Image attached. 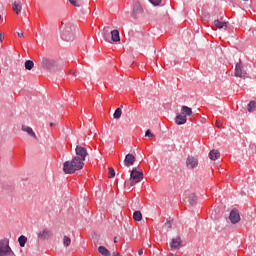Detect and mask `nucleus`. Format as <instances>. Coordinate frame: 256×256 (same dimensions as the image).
Here are the masks:
<instances>
[{
    "label": "nucleus",
    "mask_w": 256,
    "mask_h": 256,
    "mask_svg": "<svg viewBox=\"0 0 256 256\" xmlns=\"http://www.w3.org/2000/svg\"><path fill=\"white\" fill-rule=\"evenodd\" d=\"M71 5L74 7H82L83 2L81 0H68Z\"/></svg>",
    "instance_id": "27"
},
{
    "label": "nucleus",
    "mask_w": 256,
    "mask_h": 256,
    "mask_svg": "<svg viewBox=\"0 0 256 256\" xmlns=\"http://www.w3.org/2000/svg\"><path fill=\"white\" fill-rule=\"evenodd\" d=\"M138 255H140V256L143 255V249L138 250Z\"/></svg>",
    "instance_id": "35"
},
{
    "label": "nucleus",
    "mask_w": 256,
    "mask_h": 256,
    "mask_svg": "<svg viewBox=\"0 0 256 256\" xmlns=\"http://www.w3.org/2000/svg\"><path fill=\"white\" fill-rule=\"evenodd\" d=\"M53 125H55V124L51 122V123H50V127H53Z\"/></svg>",
    "instance_id": "38"
},
{
    "label": "nucleus",
    "mask_w": 256,
    "mask_h": 256,
    "mask_svg": "<svg viewBox=\"0 0 256 256\" xmlns=\"http://www.w3.org/2000/svg\"><path fill=\"white\" fill-rule=\"evenodd\" d=\"M21 131H23L24 133H27V135L37 140V134H35V131H33V128L26 125H22Z\"/></svg>",
    "instance_id": "13"
},
{
    "label": "nucleus",
    "mask_w": 256,
    "mask_h": 256,
    "mask_svg": "<svg viewBox=\"0 0 256 256\" xmlns=\"http://www.w3.org/2000/svg\"><path fill=\"white\" fill-rule=\"evenodd\" d=\"M235 77H240L241 79H245L247 77V70L241 63H237L235 67Z\"/></svg>",
    "instance_id": "4"
},
{
    "label": "nucleus",
    "mask_w": 256,
    "mask_h": 256,
    "mask_svg": "<svg viewBox=\"0 0 256 256\" xmlns=\"http://www.w3.org/2000/svg\"><path fill=\"white\" fill-rule=\"evenodd\" d=\"M115 239H116V238H115ZM115 239H114V242L116 243V242H117V240H115Z\"/></svg>",
    "instance_id": "40"
},
{
    "label": "nucleus",
    "mask_w": 256,
    "mask_h": 256,
    "mask_svg": "<svg viewBox=\"0 0 256 256\" xmlns=\"http://www.w3.org/2000/svg\"><path fill=\"white\" fill-rule=\"evenodd\" d=\"M115 177V170L113 168L109 169V179H113Z\"/></svg>",
    "instance_id": "30"
},
{
    "label": "nucleus",
    "mask_w": 256,
    "mask_h": 256,
    "mask_svg": "<svg viewBox=\"0 0 256 256\" xmlns=\"http://www.w3.org/2000/svg\"><path fill=\"white\" fill-rule=\"evenodd\" d=\"M111 41H113V43H119V41H121V36H119V30L111 31L110 42Z\"/></svg>",
    "instance_id": "15"
},
{
    "label": "nucleus",
    "mask_w": 256,
    "mask_h": 256,
    "mask_svg": "<svg viewBox=\"0 0 256 256\" xmlns=\"http://www.w3.org/2000/svg\"><path fill=\"white\" fill-rule=\"evenodd\" d=\"M98 253L103 256H111V252L105 246L98 247Z\"/></svg>",
    "instance_id": "19"
},
{
    "label": "nucleus",
    "mask_w": 256,
    "mask_h": 256,
    "mask_svg": "<svg viewBox=\"0 0 256 256\" xmlns=\"http://www.w3.org/2000/svg\"><path fill=\"white\" fill-rule=\"evenodd\" d=\"M219 157H221V153H219V150L210 151L209 159H211V161H217Z\"/></svg>",
    "instance_id": "17"
},
{
    "label": "nucleus",
    "mask_w": 256,
    "mask_h": 256,
    "mask_svg": "<svg viewBox=\"0 0 256 256\" xmlns=\"http://www.w3.org/2000/svg\"><path fill=\"white\" fill-rule=\"evenodd\" d=\"M70 75H74V77H77V74L75 72H70Z\"/></svg>",
    "instance_id": "37"
},
{
    "label": "nucleus",
    "mask_w": 256,
    "mask_h": 256,
    "mask_svg": "<svg viewBox=\"0 0 256 256\" xmlns=\"http://www.w3.org/2000/svg\"><path fill=\"white\" fill-rule=\"evenodd\" d=\"M52 236H53V232H51V230H47V229H44L38 233V239H41V241L51 239Z\"/></svg>",
    "instance_id": "9"
},
{
    "label": "nucleus",
    "mask_w": 256,
    "mask_h": 256,
    "mask_svg": "<svg viewBox=\"0 0 256 256\" xmlns=\"http://www.w3.org/2000/svg\"><path fill=\"white\" fill-rule=\"evenodd\" d=\"M76 156L71 161H66L63 164V171L66 175H73L75 171H80L85 167V159L87 158V149L83 146H76Z\"/></svg>",
    "instance_id": "1"
},
{
    "label": "nucleus",
    "mask_w": 256,
    "mask_h": 256,
    "mask_svg": "<svg viewBox=\"0 0 256 256\" xmlns=\"http://www.w3.org/2000/svg\"><path fill=\"white\" fill-rule=\"evenodd\" d=\"M181 113L186 117H191L193 115V110L188 106H182Z\"/></svg>",
    "instance_id": "16"
},
{
    "label": "nucleus",
    "mask_w": 256,
    "mask_h": 256,
    "mask_svg": "<svg viewBox=\"0 0 256 256\" xmlns=\"http://www.w3.org/2000/svg\"><path fill=\"white\" fill-rule=\"evenodd\" d=\"M188 200L190 205H195V203H197V196L195 194H191Z\"/></svg>",
    "instance_id": "28"
},
{
    "label": "nucleus",
    "mask_w": 256,
    "mask_h": 256,
    "mask_svg": "<svg viewBox=\"0 0 256 256\" xmlns=\"http://www.w3.org/2000/svg\"><path fill=\"white\" fill-rule=\"evenodd\" d=\"M0 256H15L7 238L0 240Z\"/></svg>",
    "instance_id": "3"
},
{
    "label": "nucleus",
    "mask_w": 256,
    "mask_h": 256,
    "mask_svg": "<svg viewBox=\"0 0 256 256\" xmlns=\"http://www.w3.org/2000/svg\"><path fill=\"white\" fill-rule=\"evenodd\" d=\"M133 219L134 221H141L143 219V214H141V211H135L133 213Z\"/></svg>",
    "instance_id": "23"
},
{
    "label": "nucleus",
    "mask_w": 256,
    "mask_h": 256,
    "mask_svg": "<svg viewBox=\"0 0 256 256\" xmlns=\"http://www.w3.org/2000/svg\"><path fill=\"white\" fill-rule=\"evenodd\" d=\"M33 67H35V63L32 60H27L25 62V69L27 71H31V69H33Z\"/></svg>",
    "instance_id": "22"
},
{
    "label": "nucleus",
    "mask_w": 256,
    "mask_h": 256,
    "mask_svg": "<svg viewBox=\"0 0 256 256\" xmlns=\"http://www.w3.org/2000/svg\"><path fill=\"white\" fill-rule=\"evenodd\" d=\"M62 39L64 41L73 40V28H71V26H66V28L62 30Z\"/></svg>",
    "instance_id": "5"
},
{
    "label": "nucleus",
    "mask_w": 256,
    "mask_h": 256,
    "mask_svg": "<svg viewBox=\"0 0 256 256\" xmlns=\"http://www.w3.org/2000/svg\"><path fill=\"white\" fill-rule=\"evenodd\" d=\"M42 67L44 69H55V67H57V62H55V60L50 58H43Z\"/></svg>",
    "instance_id": "6"
},
{
    "label": "nucleus",
    "mask_w": 256,
    "mask_h": 256,
    "mask_svg": "<svg viewBox=\"0 0 256 256\" xmlns=\"http://www.w3.org/2000/svg\"><path fill=\"white\" fill-rule=\"evenodd\" d=\"M229 219L233 225L239 223L241 221V215L239 214V210L233 209L230 212Z\"/></svg>",
    "instance_id": "7"
},
{
    "label": "nucleus",
    "mask_w": 256,
    "mask_h": 256,
    "mask_svg": "<svg viewBox=\"0 0 256 256\" xmlns=\"http://www.w3.org/2000/svg\"><path fill=\"white\" fill-rule=\"evenodd\" d=\"M176 125H185L187 123V116L181 114H177L176 119H175Z\"/></svg>",
    "instance_id": "14"
},
{
    "label": "nucleus",
    "mask_w": 256,
    "mask_h": 256,
    "mask_svg": "<svg viewBox=\"0 0 256 256\" xmlns=\"http://www.w3.org/2000/svg\"><path fill=\"white\" fill-rule=\"evenodd\" d=\"M102 37L107 43H111V28L109 26L104 27L102 31Z\"/></svg>",
    "instance_id": "12"
},
{
    "label": "nucleus",
    "mask_w": 256,
    "mask_h": 256,
    "mask_svg": "<svg viewBox=\"0 0 256 256\" xmlns=\"http://www.w3.org/2000/svg\"><path fill=\"white\" fill-rule=\"evenodd\" d=\"M63 245L64 247H69V245H71V238H69L68 236H64Z\"/></svg>",
    "instance_id": "29"
},
{
    "label": "nucleus",
    "mask_w": 256,
    "mask_h": 256,
    "mask_svg": "<svg viewBox=\"0 0 256 256\" xmlns=\"http://www.w3.org/2000/svg\"><path fill=\"white\" fill-rule=\"evenodd\" d=\"M17 36L20 37V38L25 37V35L23 34V32H17Z\"/></svg>",
    "instance_id": "34"
},
{
    "label": "nucleus",
    "mask_w": 256,
    "mask_h": 256,
    "mask_svg": "<svg viewBox=\"0 0 256 256\" xmlns=\"http://www.w3.org/2000/svg\"><path fill=\"white\" fill-rule=\"evenodd\" d=\"M0 41H3V33L0 32Z\"/></svg>",
    "instance_id": "36"
},
{
    "label": "nucleus",
    "mask_w": 256,
    "mask_h": 256,
    "mask_svg": "<svg viewBox=\"0 0 256 256\" xmlns=\"http://www.w3.org/2000/svg\"><path fill=\"white\" fill-rule=\"evenodd\" d=\"M216 127H223V123L221 121L217 120Z\"/></svg>",
    "instance_id": "33"
},
{
    "label": "nucleus",
    "mask_w": 256,
    "mask_h": 256,
    "mask_svg": "<svg viewBox=\"0 0 256 256\" xmlns=\"http://www.w3.org/2000/svg\"><path fill=\"white\" fill-rule=\"evenodd\" d=\"M18 243H19L20 247H25V245L27 243V238L24 235H21L18 238Z\"/></svg>",
    "instance_id": "25"
},
{
    "label": "nucleus",
    "mask_w": 256,
    "mask_h": 256,
    "mask_svg": "<svg viewBox=\"0 0 256 256\" xmlns=\"http://www.w3.org/2000/svg\"><path fill=\"white\" fill-rule=\"evenodd\" d=\"M114 256H121V254L117 253V254H116V255H114Z\"/></svg>",
    "instance_id": "39"
},
{
    "label": "nucleus",
    "mask_w": 256,
    "mask_h": 256,
    "mask_svg": "<svg viewBox=\"0 0 256 256\" xmlns=\"http://www.w3.org/2000/svg\"><path fill=\"white\" fill-rule=\"evenodd\" d=\"M149 1H150V3H152V5H155V6L159 5V3H161V0H149Z\"/></svg>",
    "instance_id": "32"
},
{
    "label": "nucleus",
    "mask_w": 256,
    "mask_h": 256,
    "mask_svg": "<svg viewBox=\"0 0 256 256\" xmlns=\"http://www.w3.org/2000/svg\"><path fill=\"white\" fill-rule=\"evenodd\" d=\"M183 243V241H181V237H176L173 238L172 241L170 242V247L172 249V251H177V249H181V244Z\"/></svg>",
    "instance_id": "10"
},
{
    "label": "nucleus",
    "mask_w": 256,
    "mask_h": 256,
    "mask_svg": "<svg viewBox=\"0 0 256 256\" xmlns=\"http://www.w3.org/2000/svg\"><path fill=\"white\" fill-rule=\"evenodd\" d=\"M12 9H13V12L16 13V15H20L22 6H21V4L14 2Z\"/></svg>",
    "instance_id": "21"
},
{
    "label": "nucleus",
    "mask_w": 256,
    "mask_h": 256,
    "mask_svg": "<svg viewBox=\"0 0 256 256\" xmlns=\"http://www.w3.org/2000/svg\"><path fill=\"white\" fill-rule=\"evenodd\" d=\"M197 165H199V161L197 160V158L193 156H188V158L186 159V167H188V169H195Z\"/></svg>",
    "instance_id": "8"
},
{
    "label": "nucleus",
    "mask_w": 256,
    "mask_h": 256,
    "mask_svg": "<svg viewBox=\"0 0 256 256\" xmlns=\"http://www.w3.org/2000/svg\"><path fill=\"white\" fill-rule=\"evenodd\" d=\"M135 161H137V158L133 154H127L124 159V165L125 167H131L135 165Z\"/></svg>",
    "instance_id": "11"
},
{
    "label": "nucleus",
    "mask_w": 256,
    "mask_h": 256,
    "mask_svg": "<svg viewBox=\"0 0 256 256\" xmlns=\"http://www.w3.org/2000/svg\"><path fill=\"white\" fill-rule=\"evenodd\" d=\"M248 111H249V113H253L254 111H256V102L255 101L249 102Z\"/></svg>",
    "instance_id": "24"
},
{
    "label": "nucleus",
    "mask_w": 256,
    "mask_h": 256,
    "mask_svg": "<svg viewBox=\"0 0 256 256\" xmlns=\"http://www.w3.org/2000/svg\"><path fill=\"white\" fill-rule=\"evenodd\" d=\"M133 13L134 15H140V13H143V7H141V4L139 2H136L134 4Z\"/></svg>",
    "instance_id": "18"
},
{
    "label": "nucleus",
    "mask_w": 256,
    "mask_h": 256,
    "mask_svg": "<svg viewBox=\"0 0 256 256\" xmlns=\"http://www.w3.org/2000/svg\"><path fill=\"white\" fill-rule=\"evenodd\" d=\"M143 181V170L134 167L130 174V185L134 187L137 183H141Z\"/></svg>",
    "instance_id": "2"
},
{
    "label": "nucleus",
    "mask_w": 256,
    "mask_h": 256,
    "mask_svg": "<svg viewBox=\"0 0 256 256\" xmlns=\"http://www.w3.org/2000/svg\"><path fill=\"white\" fill-rule=\"evenodd\" d=\"M214 25H215V27H217V29H227V22L215 20Z\"/></svg>",
    "instance_id": "20"
},
{
    "label": "nucleus",
    "mask_w": 256,
    "mask_h": 256,
    "mask_svg": "<svg viewBox=\"0 0 256 256\" xmlns=\"http://www.w3.org/2000/svg\"><path fill=\"white\" fill-rule=\"evenodd\" d=\"M121 115H123V110L121 108H117L113 114L114 119H121Z\"/></svg>",
    "instance_id": "26"
},
{
    "label": "nucleus",
    "mask_w": 256,
    "mask_h": 256,
    "mask_svg": "<svg viewBox=\"0 0 256 256\" xmlns=\"http://www.w3.org/2000/svg\"><path fill=\"white\" fill-rule=\"evenodd\" d=\"M145 137H155V135L151 133V130H147L145 133Z\"/></svg>",
    "instance_id": "31"
},
{
    "label": "nucleus",
    "mask_w": 256,
    "mask_h": 256,
    "mask_svg": "<svg viewBox=\"0 0 256 256\" xmlns=\"http://www.w3.org/2000/svg\"><path fill=\"white\" fill-rule=\"evenodd\" d=\"M244 1H249V0H244Z\"/></svg>",
    "instance_id": "41"
}]
</instances>
